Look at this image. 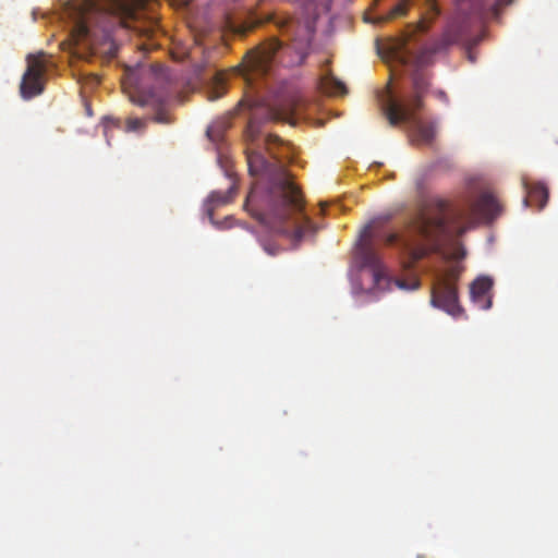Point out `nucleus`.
Returning <instances> with one entry per match:
<instances>
[{
    "label": "nucleus",
    "instance_id": "b1692460",
    "mask_svg": "<svg viewBox=\"0 0 558 558\" xmlns=\"http://www.w3.org/2000/svg\"><path fill=\"white\" fill-rule=\"evenodd\" d=\"M325 205H326V204H324V203H322V204H320L322 211H324V210H325Z\"/></svg>",
    "mask_w": 558,
    "mask_h": 558
},
{
    "label": "nucleus",
    "instance_id": "1a4fd4ad",
    "mask_svg": "<svg viewBox=\"0 0 558 558\" xmlns=\"http://www.w3.org/2000/svg\"><path fill=\"white\" fill-rule=\"evenodd\" d=\"M281 49L282 44L272 38L248 51L244 58L246 81L252 82L255 76L267 75L272 66L276 54Z\"/></svg>",
    "mask_w": 558,
    "mask_h": 558
},
{
    "label": "nucleus",
    "instance_id": "6ab92c4d",
    "mask_svg": "<svg viewBox=\"0 0 558 558\" xmlns=\"http://www.w3.org/2000/svg\"><path fill=\"white\" fill-rule=\"evenodd\" d=\"M407 11H408V0H402L390 10L386 20L403 16V15H405Z\"/></svg>",
    "mask_w": 558,
    "mask_h": 558
},
{
    "label": "nucleus",
    "instance_id": "0eeeda50",
    "mask_svg": "<svg viewBox=\"0 0 558 558\" xmlns=\"http://www.w3.org/2000/svg\"><path fill=\"white\" fill-rule=\"evenodd\" d=\"M511 0H458V16L450 23L444 34L446 45L468 43L469 34L489 15H497L502 5Z\"/></svg>",
    "mask_w": 558,
    "mask_h": 558
},
{
    "label": "nucleus",
    "instance_id": "423d86ee",
    "mask_svg": "<svg viewBox=\"0 0 558 558\" xmlns=\"http://www.w3.org/2000/svg\"><path fill=\"white\" fill-rule=\"evenodd\" d=\"M429 88V81L425 73L416 70L412 74V90L400 98L388 95L383 104V113L391 126L407 123L416 133L418 141L430 144L436 135V125L433 122H423L417 112L423 108V98Z\"/></svg>",
    "mask_w": 558,
    "mask_h": 558
},
{
    "label": "nucleus",
    "instance_id": "393cba45",
    "mask_svg": "<svg viewBox=\"0 0 558 558\" xmlns=\"http://www.w3.org/2000/svg\"><path fill=\"white\" fill-rule=\"evenodd\" d=\"M308 46H310V40H306V43H305L304 47L306 48V47H308Z\"/></svg>",
    "mask_w": 558,
    "mask_h": 558
},
{
    "label": "nucleus",
    "instance_id": "39448f33",
    "mask_svg": "<svg viewBox=\"0 0 558 558\" xmlns=\"http://www.w3.org/2000/svg\"><path fill=\"white\" fill-rule=\"evenodd\" d=\"M500 211V204L488 192L481 194L476 201L465 199L456 205L439 201L434 213L418 216L415 229L435 247H440L444 241L461 236L477 217L492 220Z\"/></svg>",
    "mask_w": 558,
    "mask_h": 558
},
{
    "label": "nucleus",
    "instance_id": "a878e982",
    "mask_svg": "<svg viewBox=\"0 0 558 558\" xmlns=\"http://www.w3.org/2000/svg\"><path fill=\"white\" fill-rule=\"evenodd\" d=\"M469 59H470L472 62H474V59H473V57H472L471 54L469 56Z\"/></svg>",
    "mask_w": 558,
    "mask_h": 558
},
{
    "label": "nucleus",
    "instance_id": "9d476101",
    "mask_svg": "<svg viewBox=\"0 0 558 558\" xmlns=\"http://www.w3.org/2000/svg\"><path fill=\"white\" fill-rule=\"evenodd\" d=\"M27 68L23 74L20 93L23 99H32L44 92L47 60L44 52L27 56Z\"/></svg>",
    "mask_w": 558,
    "mask_h": 558
},
{
    "label": "nucleus",
    "instance_id": "7ed1b4c3",
    "mask_svg": "<svg viewBox=\"0 0 558 558\" xmlns=\"http://www.w3.org/2000/svg\"><path fill=\"white\" fill-rule=\"evenodd\" d=\"M389 220L390 216L388 215L379 216L363 227L354 246V260L361 269L369 271L374 289L390 290L393 284L407 291L416 290L420 287L417 276L411 275L405 279H392L388 276L376 245L378 241H383L386 245L399 244L402 253L408 256V260L404 262L407 268L413 267L417 260L424 257L426 251L424 247L413 246L409 241L400 239L396 232H386L384 227Z\"/></svg>",
    "mask_w": 558,
    "mask_h": 558
},
{
    "label": "nucleus",
    "instance_id": "412c9836",
    "mask_svg": "<svg viewBox=\"0 0 558 558\" xmlns=\"http://www.w3.org/2000/svg\"><path fill=\"white\" fill-rule=\"evenodd\" d=\"M222 89H223L222 87H218L215 90H211L210 94H209V99L210 100H216V99L220 98L223 95V90Z\"/></svg>",
    "mask_w": 558,
    "mask_h": 558
},
{
    "label": "nucleus",
    "instance_id": "4be33fe9",
    "mask_svg": "<svg viewBox=\"0 0 558 558\" xmlns=\"http://www.w3.org/2000/svg\"><path fill=\"white\" fill-rule=\"evenodd\" d=\"M427 29V25L424 21H421L417 25V31L418 32H425Z\"/></svg>",
    "mask_w": 558,
    "mask_h": 558
},
{
    "label": "nucleus",
    "instance_id": "2eb2a0df",
    "mask_svg": "<svg viewBox=\"0 0 558 558\" xmlns=\"http://www.w3.org/2000/svg\"><path fill=\"white\" fill-rule=\"evenodd\" d=\"M236 193V186L235 184H232L226 192L221 191H214L209 194L206 201V211L211 220L214 222V211L226 204H229L233 201Z\"/></svg>",
    "mask_w": 558,
    "mask_h": 558
},
{
    "label": "nucleus",
    "instance_id": "4468645a",
    "mask_svg": "<svg viewBox=\"0 0 558 558\" xmlns=\"http://www.w3.org/2000/svg\"><path fill=\"white\" fill-rule=\"evenodd\" d=\"M392 54L400 60L403 64H408L414 59V63L417 66L424 65L426 63V59L436 52V49L433 50H424L420 54L414 56L408 48V39L403 40L395 45L391 48Z\"/></svg>",
    "mask_w": 558,
    "mask_h": 558
},
{
    "label": "nucleus",
    "instance_id": "aec40b11",
    "mask_svg": "<svg viewBox=\"0 0 558 558\" xmlns=\"http://www.w3.org/2000/svg\"><path fill=\"white\" fill-rule=\"evenodd\" d=\"M201 71H197L194 75L193 78L187 81V88H189V92H194L198 88V86L201 85Z\"/></svg>",
    "mask_w": 558,
    "mask_h": 558
},
{
    "label": "nucleus",
    "instance_id": "f257e3e1",
    "mask_svg": "<svg viewBox=\"0 0 558 558\" xmlns=\"http://www.w3.org/2000/svg\"><path fill=\"white\" fill-rule=\"evenodd\" d=\"M260 125L251 118L245 131L250 174L258 177L245 199L244 209L260 225L294 242L314 236L316 225L304 211V198L284 161L291 159L290 144L275 134L259 140Z\"/></svg>",
    "mask_w": 558,
    "mask_h": 558
},
{
    "label": "nucleus",
    "instance_id": "ddd939ff",
    "mask_svg": "<svg viewBox=\"0 0 558 558\" xmlns=\"http://www.w3.org/2000/svg\"><path fill=\"white\" fill-rule=\"evenodd\" d=\"M522 185L526 192L523 199L524 206L529 207L535 204L538 210H542L548 201V189L543 183H530L525 177L522 178Z\"/></svg>",
    "mask_w": 558,
    "mask_h": 558
},
{
    "label": "nucleus",
    "instance_id": "dca6fc26",
    "mask_svg": "<svg viewBox=\"0 0 558 558\" xmlns=\"http://www.w3.org/2000/svg\"><path fill=\"white\" fill-rule=\"evenodd\" d=\"M322 89L332 96H341L347 94L345 85L333 75H327L322 80Z\"/></svg>",
    "mask_w": 558,
    "mask_h": 558
},
{
    "label": "nucleus",
    "instance_id": "f03ea898",
    "mask_svg": "<svg viewBox=\"0 0 558 558\" xmlns=\"http://www.w3.org/2000/svg\"><path fill=\"white\" fill-rule=\"evenodd\" d=\"M149 1L87 0L66 9L73 54L87 61L94 57L109 61L125 37L134 39L135 48L144 54L159 48V26Z\"/></svg>",
    "mask_w": 558,
    "mask_h": 558
},
{
    "label": "nucleus",
    "instance_id": "20e7f679",
    "mask_svg": "<svg viewBox=\"0 0 558 558\" xmlns=\"http://www.w3.org/2000/svg\"><path fill=\"white\" fill-rule=\"evenodd\" d=\"M129 100L147 110L151 121L170 124L174 108V77L171 68L162 62H137L126 66L121 81Z\"/></svg>",
    "mask_w": 558,
    "mask_h": 558
},
{
    "label": "nucleus",
    "instance_id": "f3484780",
    "mask_svg": "<svg viewBox=\"0 0 558 558\" xmlns=\"http://www.w3.org/2000/svg\"><path fill=\"white\" fill-rule=\"evenodd\" d=\"M147 121L145 118L129 117L125 120L124 130L126 132L143 133L147 128Z\"/></svg>",
    "mask_w": 558,
    "mask_h": 558
},
{
    "label": "nucleus",
    "instance_id": "f8f14e48",
    "mask_svg": "<svg viewBox=\"0 0 558 558\" xmlns=\"http://www.w3.org/2000/svg\"><path fill=\"white\" fill-rule=\"evenodd\" d=\"M302 105V100L298 96H292L277 107L269 108L267 110V119L275 121H286L289 123H294V117L298 114V111Z\"/></svg>",
    "mask_w": 558,
    "mask_h": 558
},
{
    "label": "nucleus",
    "instance_id": "5701e85b",
    "mask_svg": "<svg viewBox=\"0 0 558 558\" xmlns=\"http://www.w3.org/2000/svg\"><path fill=\"white\" fill-rule=\"evenodd\" d=\"M175 99H177V102L181 101V97L178 93H177Z\"/></svg>",
    "mask_w": 558,
    "mask_h": 558
},
{
    "label": "nucleus",
    "instance_id": "a211bd4d",
    "mask_svg": "<svg viewBox=\"0 0 558 558\" xmlns=\"http://www.w3.org/2000/svg\"><path fill=\"white\" fill-rule=\"evenodd\" d=\"M226 129H227V125L223 121L216 122V123L211 124L210 126H208L207 136L209 137L210 141L218 142V141L222 140L223 132L226 131Z\"/></svg>",
    "mask_w": 558,
    "mask_h": 558
},
{
    "label": "nucleus",
    "instance_id": "9b49d317",
    "mask_svg": "<svg viewBox=\"0 0 558 558\" xmlns=\"http://www.w3.org/2000/svg\"><path fill=\"white\" fill-rule=\"evenodd\" d=\"M493 280L489 277L476 278L470 287L472 302L481 310H488L492 306L490 291Z\"/></svg>",
    "mask_w": 558,
    "mask_h": 558
},
{
    "label": "nucleus",
    "instance_id": "6e6552de",
    "mask_svg": "<svg viewBox=\"0 0 558 558\" xmlns=\"http://www.w3.org/2000/svg\"><path fill=\"white\" fill-rule=\"evenodd\" d=\"M462 270L463 268L458 264L449 265L436 275L430 291L432 306L442 310L452 317H459L463 314L457 287Z\"/></svg>",
    "mask_w": 558,
    "mask_h": 558
}]
</instances>
